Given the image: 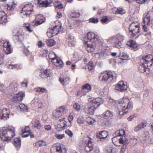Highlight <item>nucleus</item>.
<instances>
[{
    "label": "nucleus",
    "instance_id": "f257e3e1",
    "mask_svg": "<svg viewBox=\"0 0 153 153\" xmlns=\"http://www.w3.org/2000/svg\"><path fill=\"white\" fill-rule=\"evenodd\" d=\"M87 41L85 44L87 46V51L88 52H92L96 47H98L99 49L102 50L104 49L103 46L105 43L102 39L99 38L98 35L92 32H89L86 35Z\"/></svg>",
    "mask_w": 153,
    "mask_h": 153
},
{
    "label": "nucleus",
    "instance_id": "f03ea898",
    "mask_svg": "<svg viewBox=\"0 0 153 153\" xmlns=\"http://www.w3.org/2000/svg\"><path fill=\"white\" fill-rule=\"evenodd\" d=\"M119 102L120 104L119 107V114L120 115H124L133 108L132 102H130L128 99L126 97L120 99Z\"/></svg>",
    "mask_w": 153,
    "mask_h": 153
},
{
    "label": "nucleus",
    "instance_id": "7ed1b4c3",
    "mask_svg": "<svg viewBox=\"0 0 153 153\" xmlns=\"http://www.w3.org/2000/svg\"><path fill=\"white\" fill-rule=\"evenodd\" d=\"M14 130V128L12 127L4 130L1 135V140L6 141L10 140L15 135Z\"/></svg>",
    "mask_w": 153,
    "mask_h": 153
},
{
    "label": "nucleus",
    "instance_id": "20e7f679",
    "mask_svg": "<svg viewBox=\"0 0 153 153\" xmlns=\"http://www.w3.org/2000/svg\"><path fill=\"white\" fill-rule=\"evenodd\" d=\"M128 29L131 38L134 37L140 31V24L137 22H133L130 24Z\"/></svg>",
    "mask_w": 153,
    "mask_h": 153
},
{
    "label": "nucleus",
    "instance_id": "39448f33",
    "mask_svg": "<svg viewBox=\"0 0 153 153\" xmlns=\"http://www.w3.org/2000/svg\"><path fill=\"white\" fill-rule=\"evenodd\" d=\"M125 37L124 36L118 34L114 36L110 39L109 41L110 42L114 44V46L116 48H120L124 40Z\"/></svg>",
    "mask_w": 153,
    "mask_h": 153
},
{
    "label": "nucleus",
    "instance_id": "423d86ee",
    "mask_svg": "<svg viewBox=\"0 0 153 153\" xmlns=\"http://www.w3.org/2000/svg\"><path fill=\"white\" fill-rule=\"evenodd\" d=\"M33 5L31 2L25 5L21 11V13L23 14V18L30 16L32 13L33 12Z\"/></svg>",
    "mask_w": 153,
    "mask_h": 153
},
{
    "label": "nucleus",
    "instance_id": "0eeeda50",
    "mask_svg": "<svg viewBox=\"0 0 153 153\" xmlns=\"http://www.w3.org/2000/svg\"><path fill=\"white\" fill-rule=\"evenodd\" d=\"M35 75L37 77L42 79L50 77L51 75V73L49 69L47 68L44 69L41 68L36 70L35 72Z\"/></svg>",
    "mask_w": 153,
    "mask_h": 153
},
{
    "label": "nucleus",
    "instance_id": "6e6552de",
    "mask_svg": "<svg viewBox=\"0 0 153 153\" xmlns=\"http://www.w3.org/2000/svg\"><path fill=\"white\" fill-rule=\"evenodd\" d=\"M100 81L105 82L108 81H111L113 79V76L112 73L110 71H105L100 73L99 76Z\"/></svg>",
    "mask_w": 153,
    "mask_h": 153
},
{
    "label": "nucleus",
    "instance_id": "1a4fd4ad",
    "mask_svg": "<svg viewBox=\"0 0 153 153\" xmlns=\"http://www.w3.org/2000/svg\"><path fill=\"white\" fill-rule=\"evenodd\" d=\"M25 36V33L22 29L20 28L17 30L16 34L13 36V39L15 42H22Z\"/></svg>",
    "mask_w": 153,
    "mask_h": 153
},
{
    "label": "nucleus",
    "instance_id": "9d476101",
    "mask_svg": "<svg viewBox=\"0 0 153 153\" xmlns=\"http://www.w3.org/2000/svg\"><path fill=\"white\" fill-rule=\"evenodd\" d=\"M51 153H66V149L62 144L57 143L53 145L51 149Z\"/></svg>",
    "mask_w": 153,
    "mask_h": 153
},
{
    "label": "nucleus",
    "instance_id": "9b49d317",
    "mask_svg": "<svg viewBox=\"0 0 153 153\" xmlns=\"http://www.w3.org/2000/svg\"><path fill=\"white\" fill-rule=\"evenodd\" d=\"M45 20V18L43 16L38 14L35 16V19L31 22V25L32 26L35 27L42 24Z\"/></svg>",
    "mask_w": 153,
    "mask_h": 153
},
{
    "label": "nucleus",
    "instance_id": "f8f14e48",
    "mask_svg": "<svg viewBox=\"0 0 153 153\" xmlns=\"http://www.w3.org/2000/svg\"><path fill=\"white\" fill-rule=\"evenodd\" d=\"M67 109L65 107L62 106L54 111L53 113V117L56 119H58L59 117L66 113Z\"/></svg>",
    "mask_w": 153,
    "mask_h": 153
},
{
    "label": "nucleus",
    "instance_id": "ddd939ff",
    "mask_svg": "<svg viewBox=\"0 0 153 153\" xmlns=\"http://www.w3.org/2000/svg\"><path fill=\"white\" fill-rule=\"evenodd\" d=\"M103 114L102 122L104 124L108 125L109 124L110 120L113 117V114L110 111H107L104 112Z\"/></svg>",
    "mask_w": 153,
    "mask_h": 153
},
{
    "label": "nucleus",
    "instance_id": "4468645a",
    "mask_svg": "<svg viewBox=\"0 0 153 153\" xmlns=\"http://www.w3.org/2000/svg\"><path fill=\"white\" fill-rule=\"evenodd\" d=\"M143 63L147 65V67L151 66L153 63V56L151 54H148L143 56L141 57Z\"/></svg>",
    "mask_w": 153,
    "mask_h": 153
},
{
    "label": "nucleus",
    "instance_id": "2eb2a0df",
    "mask_svg": "<svg viewBox=\"0 0 153 153\" xmlns=\"http://www.w3.org/2000/svg\"><path fill=\"white\" fill-rule=\"evenodd\" d=\"M85 150L87 153H100L99 149L94 147V144L90 142L88 146H86Z\"/></svg>",
    "mask_w": 153,
    "mask_h": 153
},
{
    "label": "nucleus",
    "instance_id": "dca6fc26",
    "mask_svg": "<svg viewBox=\"0 0 153 153\" xmlns=\"http://www.w3.org/2000/svg\"><path fill=\"white\" fill-rule=\"evenodd\" d=\"M56 25L53 27V28H50L53 32V35L55 36L57 35L62 29V24L60 22L56 21L55 22Z\"/></svg>",
    "mask_w": 153,
    "mask_h": 153
},
{
    "label": "nucleus",
    "instance_id": "f3484780",
    "mask_svg": "<svg viewBox=\"0 0 153 153\" xmlns=\"http://www.w3.org/2000/svg\"><path fill=\"white\" fill-rule=\"evenodd\" d=\"M65 120V118L62 117V119H60L59 120L60 123H59L55 126L56 129L58 131H61L66 128L68 126H68L67 125V123Z\"/></svg>",
    "mask_w": 153,
    "mask_h": 153
},
{
    "label": "nucleus",
    "instance_id": "a211bd4d",
    "mask_svg": "<svg viewBox=\"0 0 153 153\" xmlns=\"http://www.w3.org/2000/svg\"><path fill=\"white\" fill-rule=\"evenodd\" d=\"M3 47V50L6 54H10L13 52V49L9 42L6 41L4 42Z\"/></svg>",
    "mask_w": 153,
    "mask_h": 153
},
{
    "label": "nucleus",
    "instance_id": "6ab92c4d",
    "mask_svg": "<svg viewBox=\"0 0 153 153\" xmlns=\"http://www.w3.org/2000/svg\"><path fill=\"white\" fill-rule=\"evenodd\" d=\"M127 89V85L123 81L119 82L115 86V89L116 90L122 92L125 91Z\"/></svg>",
    "mask_w": 153,
    "mask_h": 153
},
{
    "label": "nucleus",
    "instance_id": "aec40b11",
    "mask_svg": "<svg viewBox=\"0 0 153 153\" xmlns=\"http://www.w3.org/2000/svg\"><path fill=\"white\" fill-rule=\"evenodd\" d=\"M88 101L90 102H92V104H97L96 107H98L100 105L102 104L103 102V100L100 97H96V98H89Z\"/></svg>",
    "mask_w": 153,
    "mask_h": 153
},
{
    "label": "nucleus",
    "instance_id": "412c9836",
    "mask_svg": "<svg viewBox=\"0 0 153 153\" xmlns=\"http://www.w3.org/2000/svg\"><path fill=\"white\" fill-rule=\"evenodd\" d=\"M53 0H38V4L40 7H47L51 6Z\"/></svg>",
    "mask_w": 153,
    "mask_h": 153
},
{
    "label": "nucleus",
    "instance_id": "4be33fe9",
    "mask_svg": "<svg viewBox=\"0 0 153 153\" xmlns=\"http://www.w3.org/2000/svg\"><path fill=\"white\" fill-rule=\"evenodd\" d=\"M92 87L91 85L86 83L83 85L81 89V94L82 95H86L87 93L91 90Z\"/></svg>",
    "mask_w": 153,
    "mask_h": 153
},
{
    "label": "nucleus",
    "instance_id": "5701e85b",
    "mask_svg": "<svg viewBox=\"0 0 153 153\" xmlns=\"http://www.w3.org/2000/svg\"><path fill=\"white\" fill-rule=\"evenodd\" d=\"M65 42L69 46H74L75 41H74V37L70 35H68V37L66 38Z\"/></svg>",
    "mask_w": 153,
    "mask_h": 153
},
{
    "label": "nucleus",
    "instance_id": "b1692460",
    "mask_svg": "<svg viewBox=\"0 0 153 153\" xmlns=\"http://www.w3.org/2000/svg\"><path fill=\"white\" fill-rule=\"evenodd\" d=\"M108 135V133L106 131H98L97 134V136L101 140H103Z\"/></svg>",
    "mask_w": 153,
    "mask_h": 153
},
{
    "label": "nucleus",
    "instance_id": "393cba45",
    "mask_svg": "<svg viewBox=\"0 0 153 153\" xmlns=\"http://www.w3.org/2000/svg\"><path fill=\"white\" fill-rule=\"evenodd\" d=\"M22 131V135L23 137H26L28 136L30 133V130L29 126H22L21 127Z\"/></svg>",
    "mask_w": 153,
    "mask_h": 153
},
{
    "label": "nucleus",
    "instance_id": "a878e982",
    "mask_svg": "<svg viewBox=\"0 0 153 153\" xmlns=\"http://www.w3.org/2000/svg\"><path fill=\"white\" fill-rule=\"evenodd\" d=\"M52 64L56 67L62 68L64 65L62 61L58 57L52 61Z\"/></svg>",
    "mask_w": 153,
    "mask_h": 153
},
{
    "label": "nucleus",
    "instance_id": "bb28decb",
    "mask_svg": "<svg viewBox=\"0 0 153 153\" xmlns=\"http://www.w3.org/2000/svg\"><path fill=\"white\" fill-rule=\"evenodd\" d=\"M7 16L3 11H0V23H5L7 22Z\"/></svg>",
    "mask_w": 153,
    "mask_h": 153
},
{
    "label": "nucleus",
    "instance_id": "cd10ccee",
    "mask_svg": "<svg viewBox=\"0 0 153 153\" xmlns=\"http://www.w3.org/2000/svg\"><path fill=\"white\" fill-rule=\"evenodd\" d=\"M96 106L92 103L90 106L85 110V111L87 114H94V111L96 110Z\"/></svg>",
    "mask_w": 153,
    "mask_h": 153
},
{
    "label": "nucleus",
    "instance_id": "c85d7f7f",
    "mask_svg": "<svg viewBox=\"0 0 153 153\" xmlns=\"http://www.w3.org/2000/svg\"><path fill=\"white\" fill-rule=\"evenodd\" d=\"M2 115L1 119L3 120H6L9 118V112L7 109L5 108L3 109L2 112Z\"/></svg>",
    "mask_w": 153,
    "mask_h": 153
},
{
    "label": "nucleus",
    "instance_id": "c756f323",
    "mask_svg": "<svg viewBox=\"0 0 153 153\" xmlns=\"http://www.w3.org/2000/svg\"><path fill=\"white\" fill-rule=\"evenodd\" d=\"M31 123L34 127L38 129H40L42 127L41 124L39 120L33 119Z\"/></svg>",
    "mask_w": 153,
    "mask_h": 153
},
{
    "label": "nucleus",
    "instance_id": "7c9ffc66",
    "mask_svg": "<svg viewBox=\"0 0 153 153\" xmlns=\"http://www.w3.org/2000/svg\"><path fill=\"white\" fill-rule=\"evenodd\" d=\"M147 125L146 122H142L138 124L135 128L134 130L135 131H138L140 129L144 128Z\"/></svg>",
    "mask_w": 153,
    "mask_h": 153
},
{
    "label": "nucleus",
    "instance_id": "2f4dec72",
    "mask_svg": "<svg viewBox=\"0 0 153 153\" xmlns=\"http://www.w3.org/2000/svg\"><path fill=\"white\" fill-rule=\"evenodd\" d=\"M127 45L134 49L137 48L138 46L136 42L133 40H130L127 42Z\"/></svg>",
    "mask_w": 153,
    "mask_h": 153
},
{
    "label": "nucleus",
    "instance_id": "473e14b6",
    "mask_svg": "<svg viewBox=\"0 0 153 153\" xmlns=\"http://www.w3.org/2000/svg\"><path fill=\"white\" fill-rule=\"evenodd\" d=\"M147 66V65H145L144 63H143L140 65L139 67V70L141 72L144 73L146 71L149 70Z\"/></svg>",
    "mask_w": 153,
    "mask_h": 153
},
{
    "label": "nucleus",
    "instance_id": "72a5a7b5",
    "mask_svg": "<svg viewBox=\"0 0 153 153\" xmlns=\"http://www.w3.org/2000/svg\"><path fill=\"white\" fill-rule=\"evenodd\" d=\"M59 81L62 85H67L70 82V79L68 77H60Z\"/></svg>",
    "mask_w": 153,
    "mask_h": 153
},
{
    "label": "nucleus",
    "instance_id": "f704fd0d",
    "mask_svg": "<svg viewBox=\"0 0 153 153\" xmlns=\"http://www.w3.org/2000/svg\"><path fill=\"white\" fill-rule=\"evenodd\" d=\"M22 96H13L12 99V102L13 104L15 103H18L21 102L23 99Z\"/></svg>",
    "mask_w": 153,
    "mask_h": 153
},
{
    "label": "nucleus",
    "instance_id": "c9c22d12",
    "mask_svg": "<svg viewBox=\"0 0 153 153\" xmlns=\"http://www.w3.org/2000/svg\"><path fill=\"white\" fill-rule=\"evenodd\" d=\"M119 142L120 144H123V145H126L128 143V140L126 138L125 136L120 137V139H118Z\"/></svg>",
    "mask_w": 153,
    "mask_h": 153
},
{
    "label": "nucleus",
    "instance_id": "e433bc0d",
    "mask_svg": "<svg viewBox=\"0 0 153 153\" xmlns=\"http://www.w3.org/2000/svg\"><path fill=\"white\" fill-rule=\"evenodd\" d=\"M14 145L16 147H20L21 146V140L19 138H15L13 143Z\"/></svg>",
    "mask_w": 153,
    "mask_h": 153
},
{
    "label": "nucleus",
    "instance_id": "4c0bfd02",
    "mask_svg": "<svg viewBox=\"0 0 153 153\" xmlns=\"http://www.w3.org/2000/svg\"><path fill=\"white\" fill-rule=\"evenodd\" d=\"M105 153H115L116 149L111 146H107L105 149Z\"/></svg>",
    "mask_w": 153,
    "mask_h": 153
},
{
    "label": "nucleus",
    "instance_id": "58836bf2",
    "mask_svg": "<svg viewBox=\"0 0 153 153\" xmlns=\"http://www.w3.org/2000/svg\"><path fill=\"white\" fill-rule=\"evenodd\" d=\"M16 5V4L14 3V1L9 3L7 5V10H12L14 8Z\"/></svg>",
    "mask_w": 153,
    "mask_h": 153
},
{
    "label": "nucleus",
    "instance_id": "ea45409f",
    "mask_svg": "<svg viewBox=\"0 0 153 153\" xmlns=\"http://www.w3.org/2000/svg\"><path fill=\"white\" fill-rule=\"evenodd\" d=\"M31 26H32L31 25V23L30 24L27 23H25L23 25V26L25 28L27 29L28 31L30 33L32 32L33 31V29L31 27Z\"/></svg>",
    "mask_w": 153,
    "mask_h": 153
},
{
    "label": "nucleus",
    "instance_id": "a19ab883",
    "mask_svg": "<svg viewBox=\"0 0 153 153\" xmlns=\"http://www.w3.org/2000/svg\"><path fill=\"white\" fill-rule=\"evenodd\" d=\"M147 17H144L143 19V23L144 24L143 25H147V26H149V22L150 21V18L149 16Z\"/></svg>",
    "mask_w": 153,
    "mask_h": 153
},
{
    "label": "nucleus",
    "instance_id": "79ce46f5",
    "mask_svg": "<svg viewBox=\"0 0 153 153\" xmlns=\"http://www.w3.org/2000/svg\"><path fill=\"white\" fill-rule=\"evenodd\" d=\"M70 16L73 18H78L80 16V13L78 11H75L71 13Z\"/></svg>",
    "mask_w": 153,
    "mask_h": 153
},
{
    "label": "nucleus",
    "instance_id": "37998d69",
    "mask_svg": "<svg viewBox=\"0 0 153 153\" xmlns=\"http://www.w3.org/2000/svg\"><path fill=\"white\" fill-rule=\"evenodd\" d=\"M36 91L41 93H47L48 92L47 90L44 88L38 87L35 88Z\"/></svg>",
    "mask_w": 153,
    "mask_h": 153
},
{
    "label": "nucleus",
    "instance_id": "c03bdc74",
    "mask_svg": "<svg viewBox=\"0 0 153 153\" xmlns=\"http://www.w3.org/2000/svg\"><path fill=\"white\" fill-rule=\"evenodd\" d=\"M86 121L89 124L93 125H94L95 120L92 118L88 117L87 118Z\"/></svg>",
    "mask_w": 153,
    "mask_h": 153
},
{
    "label": "nucleus",
    "instance_id": "a18cd8bd",
    "mask_svg": "<svg viewBox=\"0 0 153 153\" xmlns=\"http://www.w3.org/2000/svg\"><path fill=\"white\" fill-rule=\"evenodd\" d=\"M54 4L55 7L59 9H61L63 7L62 4L59 1H55L54 2Z\"/></svg>",
    "mask_w": 153,
    "mask_h": 153
},
{
    "label": "nucleus",
    "instance_id": "49530a36",
    "mask_svg": "<svg viewBox=\"0 0 153 153\" xmlns=\"http://www.w3.org/2000/svg\"><path fill=\"white\" fill-rule=\"evenodd\" d=\"M57 57L55 53L53 52H50L48 55V57L50 59H51V62L53 59H56Z\"/></svg>",
    "mask_w": 153,
    "mask_h": 153
},
{
    "label": "nucleus",
    "instance_id": "de8ad7c7",
    "mask_svg": "<svg viewBox=\"0 0 153 153\" xmlns=\"http://www.w3.org/2000/svg\"><path fill=\"white\" fill-rule=\"evenodd\" d=\"M89 23L94 24L97 23L99 22V19L97 17H93L88 19Z\"/></svg>",
    "mask_w": 153,
    "mask_h": 153
},
{
    "label": "nucleus",
    "instance_id": "09e8293b",
    "mask_svg": "<svg viewBox=\"0 0 153 153\" xmlns=\"http://www.w3.org/2000/svg\"><path fill=\"white\" fill-rule=\"evenodd\" d=\"M47 44L48 46H52L56 44V42L53 39H49L47 42Z\"/></svg>",
    "mask_w": 153,
    "mask_h": 153
},
{
    "label": "nucleus",
    "instance_id": "8fccbe9b",
    "mask_svg": "<svg viewBox=\"0 0 153 153\" xmlns=\"http://www.w3.org/2000/svg\"><path fill=\"white\" fill-rule=\"evenodd\" d=\"M83 141L86 144H87L86 146H88L89 143L91 142L92 143H93L91 141L90 139L87 137H85L83 138Z\"/></svg>",
    "mask_w": 153,
    "mask_h": 153
},
{
    "label": "nucleus",
    "instance_id": "3c124183",
    "mask_svg": "<svg viewBox=\"0 0 153 153\" xmlns=\"http://www.w3.org/2000/svg\"><path fill=\"white\" fill-rule=\"evenodd\" d=\"M20 110L22 111H26L28 110L27 107L24 104H20L19 105Z\"/></svg>",
    "mask_w": 153,
    "mask_h": 153
},
{
    "label": "nucleus",
    "instance_id": "603ef678",
    "mask_svg": "<svg viewBox=\"0 0 153 153\" xmlns=\"http://www.w3.org/2000/svg\"><path fill=\"white\" fill-rule=\"evenodd\" d=\"M117 14H123L126 13L125 10L123 8H118Z\"/></svg>",
    "mask_w": 153,
    "mask_h": 153
},
{
    "label": "nucleus",
    "instance_id": "864d4df0",
    "mask_svg": "<svg viewBox=\"0 0 153 153\" xmlns=\"http://www.w3.org/2000/svg\"><path fill=\"white\" fill-rule=\"evenodd\" d=\"M73 108L77 111H79L81 109L80 105L78 103H75L73 105Z\"/></svg>",
    "mask_w": 153,
    "mask_h": 153
},
{
    "label": "nucleus",
    "instance_id": "5fc2aeb1",
    "mask_svg": "<svg viewBox=\"0 0 153 153\" xmlns=\"http://www.w3.org/2000/svg\"><path fill=\"white\" fill-rule=\"evenodd\" d=\"M52 30L50 29H49L48 31L47 34L49 38H51L53 37V36H55L54 35L53 33V32H52Z\"/></svg>",
    "mask_w": 153,
    "mask_h": 153
},
{
    "label": "nucleus",
    "instance_id": "6e6d98bb",
    "mask_svg": "<svg viewBox=\"0 0 153 153\" xmlns=\"http://www.w3.org/2000/svg\"><path fill=\"white\" fill-rule=\"evenodd\" d=\"M88 67L89 70H92L94 68V64L93 62H90L88 64Z\"/></svg>",
    "mask_w": 153,
    "mask_h": 153
},
{
    "label": "nucleus",
    "instance_id": "4d7b16f0",
    "mask_svg": "<svg viewBox=\"0 0 153 153\" xmlns=\"http://www.w3.org/2000/svg\"><path fill=\"white\" fill-rule=\"evenodd\" d=\"M108 17L107 16L103 17L100 20V22L102 23H106L108 21Z\"/></svg>",
    "mask_w": 153,
    "mask_h": 153
},
{
    "label": "nucleus",
    "instance_id": "13d9d810",
    "mask_svg": "<svg viewBox=\"0 0 153 153\" xmlns=\"http://www.w3.org/2000/svg\"><path fill=\"white\" fill-rule=\"evenodd\" d=\"M28 80L27 79H25L21 83V85L23 87H27V86Z\"/></svg>",
    "mask_w": 153,
    "mask_h": 153
},
{
    "label": "nucleus",
    "instance_id": "bf43d9fd",
    "mask_svg": "<svg viewBox=\"0 0 153 153\" xmlns=\"http://www.w3.org/2000/svg\"><path fill=\"white\" fill-rule=\"evenodd\" d=\"M126 146V145H123L121 148L120 153H124Z\"/></svg>",
    "mask_w": 153,
    "mask_h": 153
},
{
    "label": "nucleus",
    "instance_id": "052dcab7",
    "mask_svg": "<svg viewBox=\"0 0 153 153\" xmlns=\"http://www.w3.org/2000/svg\"><path fill=\"white\" fill-rule=\"evenodd\" d=\"M65 133L70 137H73V133L70 130H66L65 131Z\"/></svg>",
    "mask_w": 153,
    "mask_h": 153
},
{
    "label": "nucleus",
    "instance_id": "680f3d73",
    "mask_svg": "<svg viewBox=\"0 0 153 153\" xmlns=\"http://www.w3.org/2000/svg\"><path fill=\"white\" fill-rule=\"evenodd\" d=\"M77 122L78 123L82 124L84 123V120L83 118L79 117L77 119Z\"/></svg>",
    "mask_w": 153,
    "mask_h": 153
},
{
    "label": "nucleus",
    "instance_id": "e2e57ef3",
    "mask_svg": "<svg viewBox=\"0 0 153 153\" xmlns=\"http://www.w3.org/2000/svg\"><path fill=\"white\" fill-rule=\"evenodd\" d=\"M147 25H143V29L144 32H147L148 31H149L148 27L146 26Z\"/></svg>",
    "mask_w": 153,
    "mask_h": 153
},
{
    "label": "nucleus",
    "instance_id": "0e129e2a",
    "mask_svg": "<svg viewBox=\"0 0 153 153\" xmlns=\"http://www.w3.org/2000/svg\"><path fill=\"white\" fill-rule=\"evenodd\" d=\"M144 35L147 37H150L152 35V33L151 31H149L147 32H145Z\"/></svg>",
    "mask_w": 153,
    "mask_h": 153
},
{
    "label": "nucleus",
    "instance_id": "69168bd1",
    "mask_svg": "<svg viewBox=\"0 0 153 153\" xmlns=\"http://www.w3.org/2000/svg\"><path fill=\"white\" fill-rule=\"evenodd\" d=\"M55 137L58 139H61L63 138L64 137L65 135L64 134H55Z\"/></svg>",
    "mask_w": 153,
    "mask_h": 153
},
{
    "label": "nucleus",
    "instance_id": "338daca9",
    "mask_svg": "<svg viewBox=\"0 0 153 153\" xmlns=\"http://www.w3.org/2000/svg\"><path fill=\"white\" fill-rule=\"evenodd\" d=\"M38 143L39 146H45L46 145L45 142L43 140L39 141Z\"/></svg>",
    "mask_w": 153,
    "mask_h": 153
},
{
    "label": "nucleus",
    "instance_id": "774afa93",
    "mask_svg": "<svg viewBox=\"0 0 153 153\" xmlns=\"http://www.w3.org/2000/svg\"><path fill=\"white\" fill-rule=\"evenodd\" d=\"M119 133L120 136H121L125 135V132L124 130H121L119 131Z\"/></svg>",
    "mask_w": 153,
    "mask_h": 153
}]
</instances>
